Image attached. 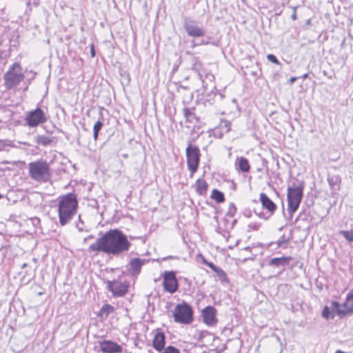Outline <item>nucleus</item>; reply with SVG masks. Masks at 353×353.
Wrapping results in <instances>:
<instances>
[{
  "label": "nucleus",
  "instance_id": "obj_40",
  "mask_svg": "<svg viewBox=\"0 0 353 353\" xmlns=\"http://www.w3.org/2000/svg\"><path fill=\"white\" fill-rule=\"evenodd\" d=\"M206 265L209 267L212 271H216V268L218 267L214 265L212 262H210L206 263Z\"/></svg>",
  "mask_w": 353,
  "mask_h": 353
},
{
  "label": "nucleus",
  "instance_id": "obj_64",
  "mask_svg": "<svg viewBox=\"0 0 353 353\" xmlns=\"http://www.w3.org/2000/svg\"><path fill=\"white\" fill-rule=\"evenodd\" d=\"M3 163H8V161L3 162Z\"/></svg>",
  "mask_w": 353,
  "mask_h": 353
},
{
  "label": "nucleus",
  "instance_id": "obj_49",
  "mask_svg": "<svg viewBox=\"0 0 353 353\" xmlns=\"http://www.w3.org/2000/svg\"><path fill=\"white\" fill-rule=\"evenodd\" d=\"M94 235L90 234L88 237L84 239V241H86L88 239H94Z\"/></svg>",
  "mask_w": 353,
  "mask_h": 353
},
{
  "label": "nucleus",
  "instance_id": "obj_38",
  "mask_svg": "<svg viewBox=\"0 0 353 353\" xmlns=\"http://www.w3.org/2000/svg\"><path fill=\"white\" fill-rule=\"evenodd\" d=\"M346 299L347 301H352L353 303V290H351L346 296Z\"/></svg>",
  "mask_w": 353,
  "mask_h": 353
},
{
  "label": "nucleus",
  "instance_id": "obj_22",
  "mask_svg": "<svg viewBox=\"0 0 353 353\" xmlns=\"http://www.w3.org/2000/svg\"><path fill=\"white\" fill-rule=\"evenodd\" d=\"M195 108H184L183 109V117L185 119L187 123H194V121L196 122L199 121V117H197L194 112Z\"/></svg>",
  "mask_w": 353,
  "mask_h": 353
},
{
  "label": "nucleus",
  "instance_id": "obj_37",
  "mask_svg": "<svg viewBox=\"0 0 353 353\" xmlns=\"http://www.w3.org/2000/svg\"><path fill=\"white\" fill-rule=\"evenodd\" d=\"M260 225H261L259 223H250V224L248 225V228L250 230L257 231L259 229Z\"/></svg>",
  "mask_w": 353,
  "mask_h": 353
},
{
  "label": "nucleus",
  "instance_id": "obj_11",
  "mask_svg": "<svg viewBox=\"0 0 353 353\" xmlns=\"http://www.w3.org/2000/svg\"><path fill=\"white\" fill-rule=\"evenodd\" d=\"M331 307L340 319H343L347 316H352L353 314V303L347 301L346 299L345 301L342 304L339 301H332L331 302Z\"/></svg>",
  "mask_w": 353,
  "mask_h": 353
},
{
  "label": "nucleus",
  "instance_id": "obj_17",
  "mask_svg": "<svg viewBox=\"0 0 353 353\" xmlns=\"http://www.w3.org/2000/svg\"><path fill=\"white\" fill-rule=\"evenodd\" d=\"M100 351L102 353H121L123 347L111 340H103L99 342Z\"/></svg>",
  "mask_w": 353,
  "mask_h": 353
},
{
  "label": "nucleus",
  "instance_id": "obj_5",
  "mask_svg": "<svg viewBox=\"0 0 353 353\" xmlns=\"http://www.w3.org/2000/svg\"><path fill=\"white\" fill-rule=\"evenodd\" d=\"M25 78L19 63H14L9 67L3 75L4 85L8 90L17 87Z\"/></svg>",
  "mask_w": 353,
  "mask_h": 353
},
{
  "label": "nucleus",
  "instance_id": "obj_16",
  "mask_svg": "<svg viewBox=\"0 0 353 353\" xmlns=\"http://www.w3.org/2000/svg\"><path fill=\"white\" fill-rule=\"evenodd\" d=\"M148 261L145 259L133 258L126 265L127 271L131 276H137L140 274L142 266Z\"/></svg>",
  "mask_w": 353,
  "mask_h": 353
},
{
  "label": "nucleus",
  "instance_id": "obj_36",
  "mask_svg": "<svg viewBox=\"0 0 353 353\" xmlns=\"http://www.w3.org/2000/svg\"><path fill=\"white\" fill-rule=\"evenodd\" d=\"M18 35H12L10 39V43L11 47H17L19 45Z\"/></svg>",
  "mask_w": 353,
  "mask_h": 353
},
{
  "label": "nucleus",
  "instance_id": "obj_56",
  "mask_svg": "<svg viewBox=\"0 0 353 353\" xmlns=\"http://www.w3.org/2000/svg\"><path fill=\"white\" fill-rule=\"evenodd\" d=\"M3 44V40L0 37V46H2Z\"/></svg>",
  "mask_w": 353,
  "mask_h": 353
},
{
  "label": "nucleus",
  "instance_id": "obj_58",
  "mask_svg": "<svg viewBox=\"0 0 353 353\" xmlns=\"http://www.w3.org/2000/svg\"><path fill=\"white\" fill-rule=\"evenodd\" d=\"M181 88H183V89H184V90H186V89H187V87H185V86H183V85H181Z\"/></svg>",
  "mask_w": 353,
  "mask_h": 353
},
{
  "label": "nucleus",
  "instance_id": "obj_60",
  "mask_svg": "<svg viewBox=\"0 0 353 353\" xmlns=\"http://www.w3.org/2000/svg\"><path fill=\"white\" fill-rule=\"evenodd\" d=\"M79 222H81V224L83 225V222H82V221H81V216H79Z\"/></svg>",
  "mask_w": 353,
  "mask_h": 353
},
{
  "label": "nucleus",
  "instance_id": "obj_42",
  "mask_svg": "<svg viewBox=\"0 0 353 353\" xmlns=\"http://www.w3.org/2000/svg\"><path fill=\"white\" fill-rule=\"evenodd\" d=\"M90 54L92 58L96 56V52L94 50V45L92 43L90 46Z\"/></svg>",
  "mask_w": 353,
  "mask_h": 353
},
{
  "label": "nucleus",
  "instance_id": "obj_62",
  "mask_svg": "<svg viewBox=\"0 0 353 353\" xmlns=\"http://www.w3.org/2000/svg\"><path fill=\"white\" fill-rule=\"evenodd\" d=\"M41 294H43V292H39V293H38V295H39V296H40V295H41Z\"/></svg>",
  "mask_w": 353,
  "mask_h": 353
},
{
  "label": "nucleus",
  "instance_id": "obj_57",
  "mask_svg": "<svg viewBox=\"0 0 353 353\" xmlns=\"http://www.w3.org/2000/svg\"><path fill=\"white\" fill-rule=\"evenodd\" d=\"M222 136H223L222 134H219L218 138L221 139V138H222Z\"/></svg>",
  "mask_w": 353,
  "mask_h": 353
},
{
  "label": "nucleus",
  "instance_id": "obj_43",
  "mask_svg": "<svg viewBox=\"0 0 353 353\" xmlns=\"http://www.w3.org/2000/svg\"><path fill=\"white\" fill-rule=\"evenodd\" d=\"M224 126H225V128H226V132H229V131L230 130V126H231V123H230V122L227 121H225V123H224Z\"/></svg>",
  "mask_w": 353,
  "mask_h": 353
},
{
  "label": "nucleus",
  "instance_id": "obj_35",
  "mask_svg": "<svg viewBox=\"0 0 353 353\" xmlns=\"http://www.w3.org/2000/svg\"><path fill=\"white\" fill-rule=\"evenodd\" d=\"M267 59L272 63H274V64H276V65H281V62L279 61V59H277V57L273 54H269L267 55Z\"/></svg>",
  "mask_w": 353,
  "mask_h": 353
},
{
  "label": "nucleus",
  "instance_id": "obj_55",
  "mask_svg": "<svg viewBox=\"0 0 353 353\" xmlns=\"http://www.w3.org/2000/svg\"><path fill=\"white\" fill-rule=\"evenodd\" d=\"M247 216L250 217L251 216V211H249L248 213H247Z\"/></svg>",
  "mask_w": 353,
  "mask_h": 353
},
{
  "label": "nucleus",
  "instance_id": "obj_6",
  "mask_svg": "<svg viewBox=\"0 0 353 353\" xmlns=\"http://www.w3.org/2000/svg\"><path fill=\"white\" fill-rule=\"evenodd\" d=\"M172 316L174 321L181 324L189 325L194 321L193 309L188 303L185 301L176 305Z\"/></svg>",
  "mask_w": 353,
  "mask_h": 353
},
{
  "label": "nucleus",
  "instance_id": "obj_31",
  "mask_svg": "<svg viewBox=\"0 0 353 353\" xmlns=\"http://www.w3.org/2000/svg\"><path fill=\"white\" fill-rule=\"evenodd\" d=\"M340 234L349 242H353V230H341Z\"/></svg>",
  "mask_w": 353,
  "mask_h": 353
},
{
  "label": "nucleus",
  "instance_id": "obj_19",
  "mask_svg": "<svg viewBox=\"0 0 353 353\" xmlns=\"http://www.w3.org/2000/svg\"><path fill=\"white\" fill-rule=\"evenodd\" d=\"M234 165L238 171L243 173H248L250 170L249 161L244 157H237L235 160Z\"/></svg>",
  "mask_w": 353,
  "mask_h": 353
},
{
  "label": "nucleus",
  "instance_id": "obj_2",
  "mask_svg": "<svg viewBox=\"0 0 353 353\" xmlns=\"http://www.w3.org/2000/svg\"><path fill=\"white\" fill-rule=\"evenodd\" d=\"M79 202L74 193H68L59 197L58 215L61 226L67 225L77 214Z\"/></svg>",
  "mask_w": 353,
  "mask_h": 353
},
{
  "label": "nucleus",
  "instance_id": "obj_32",
  "mask_svg": "<svg viewBox=\"0 0 353 353\" xmlns=\"http://www.w3.org/2000/svg\"><path fill=\"white\" fill-rule=\"evenodd\" d=\"M236 208L234 203H230L228 207V211L226 213V216L229 217H234L236 213Z\"/></svg>",
  "mask_w": 353,
  "mask_h": 353
},
{
  "label": "nucleus",
  "instance_id": "obj_27",
  "mask_svg": "<svg viewBox=\"0 0 353 353\" xmlns=\"http://www.w3.org/2000/svg\"><path fill=\"white\" fill-rule=\"evenodd\" d=\"M210 197L212 199L214 200L217 203H223L225 199L224 194L217 189L212 190Z\"/></svg>",
  "mask_w": 353,
  "mask_h": 353
},
{
  "label": "nucleus",
  "instance_id": "obj_28",
  "mask_svg": "<svg viewBox=\"0 0 353 353\" xmlns=\"http://www.w3.org/2000/svg\"><path fill=\"white\" fill-rule=\"evenodd\" d=\"M334 312L332 310L331 306L328 307V306L325 305L324 307V308L323 309L321 316H322V317H323L324 319H325L327 320L334 319L335 317Z\"/></svg>",
  "mask_w": 353,
  "mask_h": 353
},
{
  "label": "nucleus",
  "instance_id": "obj_33",
  "mask_svg": "<svg viewBox=\"0 0 353 353\" xmlns=\"http://www.w3.org/2000/svg\"><path fill=\"white\" fill-rule=\"evenodd\" d=\"M288 241L289 240L285 239V235H283L277 241V245L278 247L285 248L288 246Z\"/></svg>",
  "mask_w": 353,
  "mask_h": 353
},
{
  "label": "nucleus",
  "instance_id": "obj_13",
  "mask_svg": "<svg viewBox=\"0 0 353 353\" xmlns=\"http://www.w3.org/2000/svg\"><path fill=\"white\" fill-rule=\"evenodd\" d=\"M163 286L165 292L174 294L179 289V283L174 271H165L163 274Z\"/></svg>",
  "mask_w": 353,
  "mask_h": 353
},
{
  "label": "nucleus",
  "instance_id": "obj_48",
  "mask_svg": "<svg viewBox=\"0 0 353 353\" xmlns=\"http://www.w3.org/2000/svg\"><path fill=\"white\" fill-rule=\"evenodd\" d=\"M77 228L78 230L80 232H82L84 230L83 228L81 227V225H79V223L77 224Z\"/></svg>",
  "mask_w": 353,
  "mask_h": 353
},
{
  "label": "nucleus",
  "instance_id": "obj_39",
  "mask_svg": "<svg viewBox=\"0 0 353 353\" xmlns=\"http://www.w3.org/2000/svg\"><path fill=\"white\" fill-rule=\"evenodd\" d=\"M209 43H210V42L208 41H204V40H202L201 41V43H196L194 42H192V48H194L195 46H199V45H208Z\"/></svg>",
  "mask_w": 353,
  "mask_h": 353
},
{
  "label": "nucleus",
  "instance_id": "obj_52",
  "mask_svg": "<svg viewBox=\"0 0 353 353\" xmlns=\"http://www.w3.org/2000/svg\"><path fill=\"white\" fill-rule=\"evenodd\" d=\"M311 21H312L311 19H309L306 21L305 24L310 25V24H311Z\"/></svg>",
  "mask_w": 353,
  "mask_h": 353
},
{
  "label": "nucleus",
  "instance_id": "obj_7",
  "mask_svg": "<svg viewBox=\"0 0 353 353\" xmlns=\"http://www.w3.org/2000/svg\"><path fill=\"white\" fill-rule=\"evenodd\" d=\"M259 199L262 207L254 208L253 211L259 218L268 220L277 209V205L265 193L261 192Z\"/></svg>",
  "mask_w": 353,
  "mask_h": 353
},
{
  "label": "nucleus",
  "instance_id": "obj_45",
  "mask_svg": "<svg viewBox=\"0 0 353 353\" xmlns=\"http://www.w3.org/2000/svg\"><path fill=\"white\" fill-rule=\"evenodd\" d=\"M205 78H206L207 79H208L209 81H213L214 80V75H213V74H207L205 75Z\"/></svg>",
  "mask_w": 353,
  "mask_h": 353
},
{
  "label": "nucleus",
  "instance_id": "obj_61",
  "mask_svg": "<svg viewBox=\"0 0 353 353\" xmlns=\"http://www.w3.org/2000/svg\"><path fill=\"white\" fill-rule=\"evenodd\" d=\"M245 250H250V247H246V248H245Z\"/></svg>",
  "mask_w": 353,
  "mask_h": 353
},
{
  "label": "nucleus",
  "instance_id": "obj_21",
  "mask_svg": "<svg viewBox=\"0 0 353 353\" xmlns=\"http://www.w3.org/2000/svg\"><path fill=\"white\" fill-rule=\"evenodd\" d=\"M292 259V256H283L281 257H274L270 259L268 265L275 267H285L290 263Z\"/></svg>",
  "mask_w": 353,
  "mask_h": 353
},
{
  "label": "nucleus",
  "instance_id": "obj_3",
  "mask_svg": "<svg viewBox=\"0 0 353 353\" xmlns=\"http://www.w3.org/2000/svg\"><path fill=\"white\" fill-rule=\"evenodd\" d=\"M28 170L30 177L39 183H47L52 177L50 164L42 159L29 163Z\"/></svg>",
  "mask_w": 353,
  "mask_h": 353
},
{
  "label": "nucleus",
  "instance_id": "obj_20",
  "mask_svg": "<svg viewBox=\"0 0 353 353\" xmlns=\"http://www.w3.org/2000/svg\"><path fill=\"white\" fill-rule=\"evenodd\" d=\"M327 182L332 192H336L340 190L341 178L338 174H328Z\"/></svg>",
  "mask_w": 353,
  "mask_h": 353
},
{
  "label": "nucleus",
  "instance_id": "obj_23",
  "mask_svg": "<svg viewBox=\"0 0 353 353\" xmlns=\"http://www.w3.org/2000/svg\"><path fill=\"white\" fill-rule=\"evenodd\" d=\"M114 307L113 306L108 303H105L101 307L100 311L97 314V316L101 319H106L111 313L114 312Z\"/></svg>",
  "mask_w": 353,
  "mask_h": 353
},
{
  "label": "nucleus",
  "instance_id": "obj_25",
  "mask_svg": "<svg viewBox=\"0 0 353 353\" xmlns=\"http://www.w3.org/2000/svg\"><path fill=\"white\" fill-rule=\"evenodd\" d=\"M196 191L199 195H205L207 192L208 184L202 179H199L196 181Z\"/></svg>",
  "mask_w": 353,
  "mask_h": 353
},
{
  "label": "nucleus",
  "instance_id": "obj_1",
  "mask_svg": "<svg viewBox=\"0 0 353 353\" xmlns=\"http://www.w3.org/2000/svg\"><path fill=\"white\" fill-rule=\"evenodd\" d=\"M130 240L137 239L134 236H129ZM131 243L126 236L119 229H110L103 233L101 236L97 239L88 248L89 252H99L108 256H118L129 250Z\"/></svg>",
  "mask_w": 353,
  "mask_h": 353
},
{
  "label": "nucleus",
  "instance_id": "obj_26",
  "mask_svg": "<svg viewBox=\"0 0 353 353\" xmlns=\"http://www.w3.org/2000/svg\"><path fill=\"white\" fill-rule=\"evenodd\" d=\"M102 112H100V118L99 119L94 123L93 127V138L95 141L98 139L99 132L101 131L102 127L103 126Z\"/></svg>",
  "mask_w": 353,
  "mask_h": 353
},
{
  "label": "nucleus",
  "instance_id": "obj_18",
  "mask_svg": "<svg viewBox=\"0 0 353 353\" xmlns=\"http://www.w3.org/2000/svg\"><path fill=\"white\" fill-rule=\"evenodd\" d=\"M165 345V333L161 330H157L152 341V346L156 350L161 352L164 349Z\"/></svg>",
  "mask_w": 353,
  "mask_h": 353
},
{
  "label": "nucleus",
  "instance_id": "obj_50",
  "mask_svg": "<svg viewBox=\"0 0 353 353\" xmlns=\"http://www.w3.org/2000/svg\"><path fill=\"white\" fill-rule=\"evenodd\" d=\"M308 75H309V74H308V73H305V74H304L303 75H302L301 77L302 79H307V78L308 77Z\"/></svg>",
  "mask_w": 353,
  "mask_h": 353
},
{
  "label": "nucleus",
  "instance_id": "obj_46",
  "mask_svg": "<svg viewBox=\"0 0 353 353\" xmlns=\"http://www.w3.org/2000/svg\"><path fill=\"white\" fill-rule=\"evenodd\" d=\"M293 9H294V12H293L292 14L291 15V18L292 20L294 21L296 19V8L294 7Z\"/></svg>",
  "mask_w": 353,
  "mask_h": 353
},
{
  "label": "nucleus",
  "instance_id": "obj_15",
  "mask_svg": "<svg viewBox=\"0 0 353 353\" xmlns=\"http://www.w3.org/2000/svg\"><path fill=\"white\" fill-rule=\"evenodd\" d=\"M201 316L203 322L208 325H214L218 322L216 310L214 306L208 305L202 310Z\"/></svg>",
  "mask_w": 353,
  "mask_h": 353
},
{
  "label": "nucleus",
  "instance_id": "obj_44",
  "mask_svg": "<svg viewBox=\"0 0 353 353\" xmlns=\"http://www.w3.org/2000/svg\"><path fill=\"white\" fill-rule=\"evenodd\" d=\"M169 259H179V257L178 256H168L163 257L162 259L163 261H167V260H169Z\"/></svg>",
  "mask_w": 353,
  "mask_h": 353
},
{
  "label": "nucleus",
  "instance_id": "obj_24",
  "mask_svg": "<svg viewBox=\"0 0 353 353\" xmlns=\"http://www.w3.org/2000/svg\"><path fill=\"white\" fill-rule=\"evenodd\" d=\"M54 141V137L46 135H37L34 137V143L42 146L51 145Z\"/></svg>",
  "mask_w": 353,
  "mask_h": 353
},
{
  "label": "nucleus",
  "instance_id": "obj_4",
  "mask_svg": "<svg viewBox=\"0 0 353 353\" xmlns=\"http://www.w3.org/2000/svg\"><path fill=\"white\" fill-rule=\"evenodd\" d=\"M292 186L288 188V210L292 216L299 208L303 196L305 183L303 181H296Z\"/></svg>",
  "mask_w": 353,
  "mask_h": 353
},
{
  "label": "nucleus",
  "instance_id": "obj_47",
  "mask_svg": "<svg viewBox=\"0 0 353 353\" xmlns=\"http://www.w3.org/2000/svg\"><path fill=\"white\" fill-rule=\"evenodd\" d=\"M297 79H298V77H292L289 79L290 84H293Z\"/></svg>",
  "mask_w": 353,
  "mask_h": 353
},
{
  "label": "nucleus",
  "instance_id": "obj_59",
  "mask_svg": "<svg viewBox=\"0 0 353 353\" xmlns=\"http://www.w3.org/2000/svg\"><path fill=\"white\" fill-rule=\"evenodd\" d=\"M4 196L0 193V199H3Z\"/></svg>",
  "mask_w": 353,
  "mask_h": 353
},
{
  "label": "nucleus",
  "instance_id": "obj_14",
  "mask_svg": "<svg viewBox=\"0 0 353 353\" xmlns=\"http://www.w3.org/2000/svg\"><path fill=\"white\" fill-rule=\"evenodd\" d=\"M107 289L114 297L124 296L128 292L129 284L118 280L107 281Z\"/></svg>",
  "mask_w": 353,
  "mask_h": 353
},
{
  "label": "nucleus",
  "instance_id": "obj_53",
  "mask_svg": "<svg viewBox=\"0 0 353 353\" xmlns=\"http://www.w3.org/2000/svg\"><path fill=\"white\" fill-rule=\"evenodd\" d=\"M236 223H237V220H236V219L233 220L232 223V227H233V226H234Z\"/></svg>",
  "mask_w": 353,
  "mask_h": 353
},
{
  "label": "nucleus",
  "instance_id": "obj_29",
  "mask_svg": "<svg viewBox=\"0 0 353 353\" xmlns=\"http://www.w3.org/2000/svg\"><path fill=\"white\" fill-rule=\"evenodd\" d=\"M201 67L202 64L200 61H199L197 59L195 60L194 63L192 64V70H194L196 72L198 73V75L199 76V78L203 81V74L201 73Z\"/></svg>",
  "mask_w": 353,
  "mask_h": 353
},
{
  "label": "nucleus",
  "instance_id": "obj_12",
  "mask_svg": "<svg viewBox=\"0 0 353 353\" xmlns=\"http://www.w3.org/2000/svg\"><path fill=\"white\" fill-rule=\"evenodd\" d=\"M212 85V90L208 91V85L205 83V81L203 80V99L205 102H208L210 105L220 102L225 98V95L217 90L216 86L214 84Z\"/></svg>",
  "mask_w": 353,
  "mask_h": 353
},
{
  "label": "nucleus",
  "instance_id": "obj_34",
  "mask_svg": "<svg viewBox=\"0 0 353 353\" xmlns=\"http://www.w3.org/2000/svg\"><path fill=\"white\" fill-rule=\"evenodd\" d=\"M163 350V353H180L179 350L172 345H169L167 347H164Z\"/></svg>",
  "mask_w": 353,
  "mask_h": 353
},
{
  "label": "nucleus",
  "instance_id": "obj_41",
  "mask_svg": "<svg viewBox=\"0 0 353 353\" xmlns=\"http://www.w3.org/2000/svg\"><path fill=\"white\" fill-rule=\"evenodd\" d=\"M43 128L45 129V130L46 131V132H47L48 134H53V132H54V128H55V126H54V125H53V126H52V129H48V126H47V125H46V126H44V127H43Z\"/></svg>",
  "mask_w": 353,
  "mask_h": 353
},
{
  "label": "nucleus",
  "instance_id": "obj_9",
  "mask_svg": "<svg viewBox=\"0 0 353 353\" xmlns=\"http://www.w3.org/2000/svg\"><path fill=\"white\" fill-rule=\"evenodd\" d=\"M26 124L30 128H35L44 123L48 120L46 112L39 107L28 111L24 119Z\"/></svg>",
  "mask_w": 353,
  "mask_h": 353
},
{
  "label": "nucleus",
  "instance_id": "obj_30",
  "mask_svg": "<svg viewBox=\"0 0 353 353\" xmlns=\"http://www.w3.org/2000/svg\"><path fill=\"white\" fill-rule=\"evenodd\" d=\"M216 272L217 276L219 278V279L223 282H228V276L226 273L219 267H217L216 268V271H214Z\"/></svg>",
  "mask_w": 353,
  "mask_h": 353
},
{
  "label": "nucleus",
  "instance_id": "obj_54",
  "mask_svg": "<svg viewBox=\"0 0 353 353\" xmlns=\"http://www.w3.org/2000/svg\"><path fill=\"white\" fill-rule=\"evenodd\" d=\"M28 266V263H25L22 265L21 268H25Z\"/></svg>",
  "mask_w": 353,
  "mask_h": 353
},
{
  "label": "nucleus",
  "instance_id": "obj_63",
  "mask_svg": "<svg viewBox=\"0 0 353 353\" xmlns=\"http://www.w3.org/2000/svg\"><path fill=\"white\" fill-rule=\"evenodd\" d=\"M323 74H324L325 75H327V73H326V72H325V71H323Z\"/></svg>",
  "mask_w": 353,
  "mask_h": 353
},
{
  "label": "nucleus",
  "instance_id": "obj_10",
  "mask_svg": "<svg viewBox=\"0 0 353 353\" xmlns=\"http://www.w3.org/2000/svg\"><path fill=\"white\" fill-rule=\"evenodd\" d=\"M183 28L189 37H202L205 34V30L199 23L188 17H183Z\"/></svg>",
  "mask_w": 353,
  "mask_h": 353
},
{
  "label": "nucleus",
  "instance_id": "obj_8",
  "mask_svg": "<svg viewBox=\"0 0 353 353\" xmlns=\"http://www.w3.org/2000/svg\"><path fill=\"white\" fill-rule=\"evenodd\" d=\"M185 155L188 168L193 175L197 171L200 164L201 156L200 150L197 145L192 144L189 141L185 149Z\"/></svg>",
  "mask_w": 353,
  "mask_h": 353
},
{
  "label": "nucleus",
  "instance_id": "obj_51",
  "mask_svg": "<svg viewBox=\"0 0 353 353\" xmlns=\"http://www.w3.org/2000/svg\"><path fill=\"white\" fill-rule=\"evenodd\" d=\"M202 262L205 265H206V263H209V261L208 260H206L203 256Z\"/></svg>",
  "mask_w": 353,
  "mask_h": 353
}]
</instances>
